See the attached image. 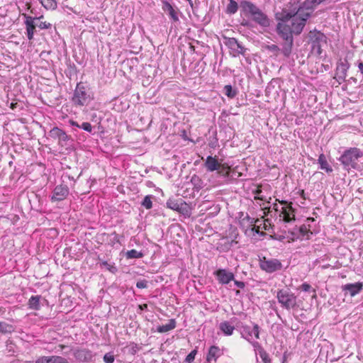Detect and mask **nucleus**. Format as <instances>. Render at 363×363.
<instances>
[{"mask_svg": "<svg viewBox=\"0 0 363 363\" xmlns=\"http://www.w3.org/2000/svg\"><path fill=\"white\" fill-rule=\"evenodd\" d=\"M252 334L253 333L256 339L259 338V326L255 323L253 325V329L251 331Z\"/></svg>", "mask_w": 363, "mask_h": 363, "instance_id": "obj_45", "label": "nucleus"}, {"mask_svg": "<svg viewBox=\"0 0 363 363\" xmlns=\"http://www.w3.org/2000/svg\"><path fill=\"white\" fill-rule=\"evenodd\" d=\"M68 178H69V179L75 182V179H74V178L73 177L68 176Z\"/></svg>", "mask_w": 363, "mask_h": 363, "instance_id": "obj_57", "label": "nucleus"}, {"mask_svg": "<svg viewBox=\"0 0 363 363\" xmlns=\"http://www.w3.org/2000/svg\"><path fill=\"white\" fill-rule=\"evenodd\" d=\"M75 359L79 362H90L94 354L92 351L86 348H76L72 350Z\"/></svg>", "mask_w": 363, "mask_h": 363, "instance_id": "obj_11", "label": "nucleus"}, {"mask_svg": "<svg viewBox=\"0 0 363 363\" xmlns=\"http://www.w3.org/2000/svg\"><path fill=\"white\" fill-rule=\"evenodd\" d=\"M259 265L262 270L269 274L280 271L283 268L280 260L274 258L268 259L266 257L259 258Z\"/></svg>", "mask_w": 363, "mask_h": 363, "instance_id": "obj_7", "label": "nucleus"}, {"mask_svg": "<svg viewBox=\"0 0 363 363\" xmlns=\"http://www.w3.org/2000/svg\"><path fill=\"white\" fill-rule=\"evenodd\" d=\"M282 203H286V201H281Z\"/></svg>", "mask_w": 363, "mask_h": 363, "instance_id": "obj_58", "label": "nucleus"}, {"mask_svg": "<svg viewBox=\"0 0 363 363\" xmlns=\"http://www.w3.org/2000/svg\"><path fill=\"white\" fill-rule=\"evenodd\" d=\"M204 167L208 172H213L220 167V164L216 157L209 155L206 159Z\"/></svg>", "mask_w": 363, "mask_h": 363, "instance_id": "obj_19", "label": "nucleus"}, {"mask_svg": "<svg viewBox=\"0 0 363 363\" xmlns=\"http://www.w3.org/2000/svg\"><path fill=\"white\" fill-rule=\"evenodd\" d=\"M259 354L264 363H271V359L269 357V354L263 348L259 349Z\"/></svg>", "mask_w": 363, "mask_h": 363, "instance_id": "obj_38", "label": "nucleus"}, {"mask_svg": "<svg viewBox=\"0 0 363 363\" xmlns=\"http://www.w3.org/2000/svg\"><path fill=\"white\" fill-rule=\"evenodd\" d=\"M167 208L177 211L184 218H189L191 215L190 206L182 199L171 197L166 202Z\"/></svg>", "mask_w": 363, "mask_h": 363, "instance_id": "obj_6", "label": "nucleus"}, {"mask_svg": "<svg viewBox=\"0 0 363 363\" xmlns=\"http://www.w3.org/2000/svg\"><path fill=\"white\" fill-rule=\"evenodd\" d=\"M252 230L256 233L257 234H259L261 235H264L265 233L264 232H260L258 227H252Z\"/></svg>", "mask_w": 363, "mask_h": 363, "instance_id": "obj_50", "label": "nucleus"}, {"mask_svg": "<svg viewBox=\"0 0 363 363\" xmlns=\"http://www.w3.org/2000/svg\"><path fill=\"white\" fill-rule=\"evenodd\" d=\"M217 171L218 174L223 177H229L230 172V168L225 164H220V167Z\"/></svg>", "mask_w": 363, "mask_h": 363, "instance_id": "obj_37", "label": "nucleus"}, {"mask_svg": "<svg viewBox=\"0 0 363 363\" xmlns=\"http://www.w3.org/2000/svg\"><path fill=\"white\" fill-rule=\"evenodd\" d=\"M229 1L225 12L230 15L235 14L238 11V4L235 0H229Z\"/></svg>", "mask_w": 363, "mask_h": 363, "instance_id": "obj_30", "label": "nucleus"}, {"mask_svg": "<svg viewBox=\"0 0 363 363\" xmlns=\"http://www.w3.org/2000/svg\"><path fill=\"white\" fill-rule=\"evenodd\" d=\"M93 99L94 95L89 86L83 82L77 83L72 97V104L77 106H87Z\"/></svg>", "mask_w": 363, "mask_h": 363, "instance_id": "obj_3", "label": "nucleus"}, {"mask_svg": "<svg viewBox=\"0 0 363 363\" xmlns=\"http://www.w3.org/2000/svg\"><path fill=\"white\" fill-rule=\"evenodd\" d=\"M219 329L223 333L224 335L230 336L233 335L235 327L228 321L221 322L219 325Z\"/></svg>", "mask_w": 363, "mask_h": 363, "instance_id": "obj_24", "label": "nucleus"}, {"mask_svg": "<svg viewBox=\"0 0 363 363\" xmlns=\"http://www.w3.org/2000/svg\"><path fill=\"white\" fill-rule=\"evenodd\" d=\"M291 234L293 236V240L296 239H306L309 240L311 235L313 234L312 232L308 230L305 225H302L299 228H296L295 231H292Z\"/></svg>", "mask_w": 363, "mask_h": 363, "instance_id": "obj_17", "label": "nucleus"}, {"mask_svg": "<svg viewBox=\"0 0 363 363\" xmlns=\"http://www.w3.org/2000/svg\"><path fill=\"white\" fill-rule=\"evenodd\" d=\"M363 157V151L357 147H350L345 150L338 160L343 165L344 169H357L359 167V159Z\"/></svg>", "mask_w": 363, "mask_h": 363, "instance_id": "obj_4", "label": "nucleus"}, {"mask_svg": "<svg viewBox=\"0 0 363 363\" xmlns=\"http://www.w3.org/2000/svg\"><path fill=\"white\" fill-rule=\"evenodd\" d=\"M349 68L350 63L347 60H345L344 61L340 60L337 62L335 78L337 79L340 84L345 82Z\"/></svg>", "mask_w": 363, "mask_h": 363, "instance_id": "obj_12", "label": "nucleus"}, {"mask_svg": "<svg viewBox=\"0 0 363 363\" xmlns=\"http://www.w3.org/2000/svg\"><path fill=\"white\" fill-rule=\"evenodd\" d=\"M300 289L303 291H309L311 289V286L308 283H303L301 285Z\"/></svg>", "mask_w": 363, "mask_h": 363, "instance_id": "obj_47", "label": "nucleus"}, {"mask_svg": "<svg viewBox=\"0 0 363 363\" xmlns=\"http://www.w3.org/2000/svg\"><path fill=\"white\" fill-rule=\"evenodd\" d=\"M318 163L320 164V169L325 171L327 173L333 172L332 167L328 164L326 157L324 154H320L318 159Z\"/></svg>", "mask_w": 363, "mask_h": 363, "instance_id": "obj_21", "label": "nucleus"}, {"mask_svg": "<svg viewBox=\"0 0 363 363\" xmlns=\"http://www.w3.org/2000/svg\"><path fill=\"white\" fill-rule=\"evenodd\" d=\"M225 94L230 99H233L236 96L238 91L232 87L231 85H225L224 86Z\"/></svg>", "mask_w": 363, "mask_h": 363, "instance_id": "obj_34", "label": "nucleus"}, {"mask_svg": "<svg viewBox=\"0 0 363 363\" xmlns=\"http://www.w3.org/2000/svg\"><path fill=\"white\" fill-rule=\"evenodd\" d=\"M176 320L174 318L169 320V323L166 325H159L157 331L160 333L169 332L176 328Z\"/></svg>", "mask_w": 363, "mask_h": 363, "instance_id": "obj_23", "label": "nucleus"}, {"mask_svg": "<svg viewBox=\"0 0 363 363\" xmlns=\"http://www.w3.org/2000/svg\"><path fill=\"white\" fill-rule=\"evenodd\" d=\"M162 9L167 13L172 23L179 22V13H180L179 9L174 5H172L169 1L164 0L162 1Z\"/></svg>", "mask_w": 363, "mask_h": 363, "instance_id": "obj_10", "label": "nucleus"}, {"mask_svg": "<svg viewBox=\"0 0 363 363\" xmlns=\"http://www.w3.org/2000/svg\"><path fill=\"white\" fill-rule=\"evenodd\" d=\"M252 345L255 347H257L258 348V351L259 350L260 348H262V347L259 345V342H252Z\"/></svg>", "mask_w": 363, "mask_h": 363, "instance_id": "obj_52", "label": "nucleus"}, {"mask_svg": "<svg viewBox=\"0 0 363 363\" xmlns=\"http://www.w3.org/2000/svg\"><path fill=\"white\" fill-rule=\"evenodd\" d=\"M59 347H60L62 350L65 349V348H67V346H66V345H59Z\"/></svg>", "mask_w": 363, "mask_h": 363, "instance_id": "obj_56", "label": "nucleus"}, {"mask_svg": "<svg viewBox=\"0 0 363 363\" xmlns=\"http://www.w3.org/2000/svg\"><path fill=\"white\" fill-rule=\"evenodd\" d=\"M240 6L243 11L252 17L253 21L262 27L267 28L270 26V19L266 13L259 9L254 3L243 1Z\"/></svg>", "mask_w": 363, "mask_h": 363, "instance_id": "obj_2", "label": "nucleus"}, {"mask_svg": "<svg viewBox=\"0 0 363 363\" xmlns=\"http://www.w3.org/2000/svg\"><path fill=\"white\" fill-rule=\"evenodd\" d=\"M188 2H189L190 6L192 9V11H193L194 14L196 15L198 7L197 6H194L192 0H190V1H188Z\"/></svg>", "mask_w": 363, "mask_h": 363, "instance_id": "obj_49", "label": "nucleus"}, {"mask_svg": "<svg viewBox=\"0 0 363 363\" xmlns=\"http://www.w3.org/2000/svg\"><path fill=\"white\" fill-rule=\"evenodd\" d=\"M313 40L312 42L313 49H317L318 52L320 54L321 52V45L320 44V42H325L326 37L323 33L320 32L315 33L313 36Z\"/></svg>", "mask_w": 363, "mask_h": 363, "instance_id": "obj_20", "label": "nucleus"}, {"mask_svg": "<svg viewBox=\"0 0 363 363\" xmlns=\"http://www.w3.org/2000/svg\"><path fill=\"white\" fill-rule=\"evenodd\" d=\"M22 16L25 18L24 24L26 26V35L29 40L34 38V33L36 28V21L43 18V16L40 17H33L26 13H23Z\"/></svg>", "mask_w": 363, "mask_h": 363, "instance_id": "obj_8", "label": "nucleus"}, {"mask_svg": "<svg viewBox=\"0 0 363 363\" xmlns=\"http://www.w3.org/2000/svg\"><path fill=\"white\" fill-rule=\"evenodd\" d=\"M233 281H234L235 285L236 286H238V288H240V289L245 288V282L241 281H237V280H233Z\"/></svg>", "mask_w": 363, "mask_h": 363, "instance_id": "obj_48", "label": "nucleus"}, {"mask_svg": "<svg viewBox=\"0 0 363 363\" xmlns=\"http://www.w3.org/2000/svg\"><path fill=\"white\" fill-rule=\"evenodd\" d=\"M311 16V11L297 9V6L284 8L281 11L276 13V18L279 21L277 25V33L285 40L281 49L284 57H289L291 54L294 45L293 34L299 35L302 32Z\"/></svg>", "mask_w": 363, "mask_h": 363, "instance_id": "obj_1", "label": "nucleus"}, {"mask_svg": "<svg viewBox=\"0 0 363 363\" xmlns=\"http://www.w3.org/2000/svg\"><path fill=\"white\" fill-rule=\"evenodd\" d=\"M80 128L83 129L84 130L91 133L92 131V126L90 123L88 122H84L80 125Z\"/></svg>", "mask_w": 363, "mask_h": 363, "instance_id": "obj_43", "label": "nucleus"}, {"mask_svg": "<svg viewBox=\"0 0 363 363\" xmlns=\"http://www.w3.org/2000/svg\"><path fill=\"white\" fill-rule=\"evenodd\" d=\"M103 360L105 363H113L115 357L113 352H107L104 355Z\"/></svg>", "mask_w": 363, "mask_h": 363, "instance_id": "obj_40", "label": "nucleus"}, {"mask_svg": "<svg viewBox=\"0 0 363 363\" xmlns=\"http://www.w3.org/2000/svg\"><path fill=\"white\" fill-rule=\"evenodd\" d=\"M219 352L220 349L218 347L215 345L211 346L206 356V361L211 362L212 360H214L216 362L218 357Z\"/></svg>", "mask_w": 363, "mask_h": 363, "instance_id": "obj_27", "label": "nucleus"}, {"mask_svg": "<svg viewBox=\"0 0 363 363\" xmlns=\"http://www.w3.org/2000/svg\"><path fill=\"white\" fill-rule=\"evenodd\" d=\"M318 5H319L318 1L305 0L301 6H297V9H303L305 11H309L310 10H313Z\"/></svg>", "mask_w": 363, "mask_h": 363, "instance_id": "obj_26", "label": "nucleus"}, {"mask_svg": "<svg viewBox=\"0 0 363 363\" xmlns=\"http://www.w3.org/2000/svg\"><path fill=\"white\" fill-rule=\"evenodd\" d=\"M69 190L66 185H57L55 187L52 196L51 197L52 201H60L65 200L69 195Z\"/></svg>", "mask_w": 363, "mask_h": 363, "instance_id": "obj_14", "label": "nucleus"}, {"mask_svg": "<svg viewBox=\"0 0 363 363\" xmlns=\"http://www.w3.org/2000/svg\"><path fill=\"white\" fill-rule=\"evenodd\" d=\"M255 223L256 220L255 218H251L248 214H246V216L240 221V225L245 226L246 228L253 226Z\"/></svg>", "mask_w": 363, "mask_h": 363, "instance_id": "obj_32", "label": "nucleus"}, {"mask_svg": "<svg viewBox=\"0 0 363 363\" xmlns=\"http://www.w3.org/2000/svg\"><path fill=\"white\" fill-rule=\"evenodd\" d=\"M198 351L196 349L193 350L185 358L184 363H192L195 359V357Z\"/></svg>", "mask_w": 363, "mask_h": 363, "instance_id": "obj_39", "label": "nucleus"}, {"mask_svg": "<svg viewBox=\"0 0 363 363\" xmlns=\"http://www.w3.org/2000/svg\"><path fill=\"white\" fill-rule=\"evenodd\" d=\"M348 82H353L354 83H357V79L352 77L348 79Z\"/></svg>", "mask_w": 363, "mask_h": 363, "instance_id": "obj_55", "label": "nucleus"}, {"mask_svg": "<svg viewBox=\"0 0 363 363\" xmlns=\"http://www.w3.org/2000/svg\"><path fill=\"white\" fill-rule=\"evenodd\" d=\"M191 183L194 186L193 189L194 191L199 192L203 187V181L196 174L191 177Z\"/></svg>", "mask_w": 363, "mask_h": 363, "instance_id": "obj_28", "label": "nucleus"}, {"mask_svg": "<svg viewBox=\"0 0 363 363\" xmlns=\"http://www.w3.org/2000/svg\"><path fill=\"white\" fill-rule=\"evenodd\" d=\"M139 307L141 310H145L147 308V304L140 305Z\"/></svg>", "mask_w": 363, "mask_h": 363, "instance_id": "obj_54", "label": "nucleus"}, {"mask_svg": "<svg viewBox=\"0 0 363 363\" xmlns=\"http://www.w3.org/2000/svg\"><path fill=\"white\" fill-rule=\"evenodd\" d=\"M290 211H294V209L291 206L282 208L281 213L283 214V220L286 223H289L295 220V216H291Z\"/></svg>", "mask_w": 363, "mask_h": 363, "instance_id": "obj_25", "label": "nucleus"}, {"mask_svg": "<svg viewBox=\"0 0 363 363\" xmlns=\"http://www.w3.org/2000/svg\"><path fill=\"white\" fill-rule=\"evenodd\" d=\"M35 363H69V361L62 357L57 355L43 356L38 358Z\"/></svg>", "mask_w": 363, "mask_h": 363, "instance_id": "obj_18", "label": "nucleus"}, {"mask_svg": "<svg viewBox=\"0 0 363 363\" xmlns=\"http://www.w3.org/2000/svg\"><path fill=\"white\" fill-rule=\"evenodd\" d=\"M69 123L72 126H75L80 128V125L77 121H70Z\"/></svg>", "mask_w": 363, "mask_h": 363, "instance_id": "obj_51", "label": "nucleus"}, {"mask_svg": "<svg viewBox=\"0 0 363 363\" xmlns=\"http://www.w3.org/2000/svg\"><path fill=\"white\" fill-rule=\"evenodd\" d=\"M152 195H147L141 202V206L145 207L146 209H151L152 208Z\"/></svg>", "mask_w": 363, "mask_h": 363, "instance_id": "obj_36", "label": "nucleus"}, {"mask_svg": "<svg viewBox=\"0 0 363 363\" xmlns=\"http://www.w3.org/2000/svg\"><path fill=\"white\" fill-rule=\"evenodd\" d=\"M36 26L38 27L40 29H50L52 27V24L50 23H48L46 21L45 22H40L39 23H36Z\"/></svg>", "mask_w": 363, "mask_h": 363, "instance_id": "obj_42", "label": "nucleus"}, {"mask_svg": "<svg viewBox=\"0 0 363 363\" xmlns=\"http://www.w3.org/2000/svg\"><path fill=\"white\" fill-rule=\"evenodd\" d=\"M147 281L145 279L140 280L136 283V287L138 289H145L147 287Z\"/></svg>", "mask_w": 363, "mask_h": 363, "instance_id": "obj_44", "label": "nucleus"}, {"mask_svg": "<svg viewBox=\"0 0 363 363\" xmlns=\"http://www.w3.org/2000/svg\"><path fill=\"white\" fill-rule=\"evenodd\" d=\"M46 9H55L57 7L55 0H38Z\"/></svg>", "mask_w": 363, "mask_h": 363, "instance_id": "obj_35", "label": "nucleus"}, {"mask_svg": "<svg viewBox=\"0 0 363 363\" xmlns=\"http://www.w3.org/2000/svg\"><path fill=\"white\" fill-rule=\"evenodd\" d=\"M48 134L50 138L58 139L59 144L62 146L66 145L67 142L70 139V136L58 127L52 128Z\"/></svg>", "mask_w": 363, "mask_h": 363, "instance_id": "obj_13", "label": "nucleus"}, {"mask_svg": "<svg viewBox=\"0 0 363 363\" xmlns=\"http://www.w3.org/2000/svg\"><path fill=\"white\" fill-rule=\"evenodd\" d=\"M277 298L281 307L287 311L298 307L297 296L288 289H279L277 292Z\"/></svg>", "mask_w": 363, "mask_h": 363, "instance_id": "obj_5", "label": "nucleus"}, {"mask_svg": "<svg viewBox=\"0 0 363 363\" xmlns=\"http://www.w3.org/2000/svg\"><path fill=\"white\" fill-rule=\"evenodd\" d=\"M341 289L345 292V296L349 294L350 296H354L363 289V283L358 281L354 284H347L342 285Z\"/></svg>", "mask_w": 363, "mask_h": 363, "instance_id": "obj_15", "label": "nucleus"}, {"mask_svg": "<svg viewBox=\"0 0 363 363\" xmlns=\"http://www.w3.org/2000/svg\"><path fill=\"white\" fill-rule=\"evenodd\" d=\"M218 282L221 284H228L234 280L233 273L227 271L225 269H219L214 272Z\"/></svg>", "mask_w": 363, "mask_h": 363, "instance_id": "obj_16", "label": "nucleus"}, {"mask_svg": "<svg viewBox=\"0 0 363 363\" xmlns=\"http://www.w3.org/2000/svg\"><path fill=\"white\" fill-rule=\"evenodd\" d=\"M143 257V253L141 252H138L136 250H130L125 252V257L127 259H135V258H142Z\"/></svg>", "mask_w": 363, "mask_h": 363, "instance_id": "obj_33", "label": "nucleus"}, {"mask_svg": "<svg viewBox=\"0 0 363 363\" xmlns=\"http://www.w3.org/2000/svg\"><path fill=\"white\" fill-rule=\"evenodd\" d=\"M225 45L230 50L234 57L240 55H244L247 49L235 38H228L225 42Z\"/></svg>", "mask_w": 363, "mask_h": 363, "instance_id": "obj_9", "label": "nucleus"}, {"mask_svg": "<svg viewBox=\"0 0 363 363\" xmlns=\"http://www.w3.org/2000/svg\"><path fill=\"white\" fill-rule=\"evenodd\" d=\"M41 299V296H32L28 302V306L30 309L38 311L40 309V301Z\"/></svg>", "mask_w": 363, "mask_h": 363, "instance_id": "obj_22", "label": "nucleus"}, {"mask_svg": "<svg viewBox=\"0 0 363 363\" xmlns=\"http://www.w3.org/2000/svg\"><path fill=\"white\" fill-rule=\"evenodd\" d=\"M243 331L245 333H246L247 334V336H248V337H245V338L247 341L250 342V337L252 336V333H251V330H250V328L249 326H247V325L246 326H243Z\"/></svg>", "mask_w": 363, "mask_h": 363, "instance_id": "obj_46", "label": "nucleus"}, {"mask_svg": "<svg viewBox=\"0 0 363 363\" xmlns=\"http://www.w3.org/2000/svg\"><path fill=\"white\" fill-rule=\"evenodd\" d=\"M264 48L274 57H278L279 53H282V48H279L278 45L274 44L266 45Z\"/></svg>", "mask_w": 363, "mask_h": 363, "instance_id": "obj_29", "label": "nucleus"}, {"mask_svg": "<svg viewBox=\"0 0 363 363\" xmlns=\"http://www.w3.org/2000/svg\"><path fill=\"white\" fill-rule=\"evenodd\" d=\"M14 331V327L12 325L5 322H0V333L2 334H10Z\"/></svg>", "mask_w": 363, "mask_h": 363, "instance_id": "obj_31", "label": "nucleus"}, {"mask_svg": "<svg viewBox=\"0 0 363 363\" xmlns=\"http://www.w3.org/2000/svg\"><path fill=\"white\" fill-rule=\"evenodd\" d=\"M100 265L106 267L109 272H111L112 273H115L117 271V269L114 266V264H111L108 263L106 261L101 262L100 263Z\"/></svg>", "mask_w": 363, "mask_h": 363, "instance_id": "obj_41", "label": "nucleus"}, {"mask_svg": "<svg viewBox=\"0 0 363 363\" xmlns=\"http://www.w3.org/2000/svg\"><path fill=\"white\" fill-rule=\"evenodd\" d=\"M300 196H301L303 199H304V200H306V194H305L304 190H301V191H300Z\"/></svg>", "mask_w": 363, "mask_h": 363, "instance_id": "obj_53", "label": "nucleus"}]
</instances>
